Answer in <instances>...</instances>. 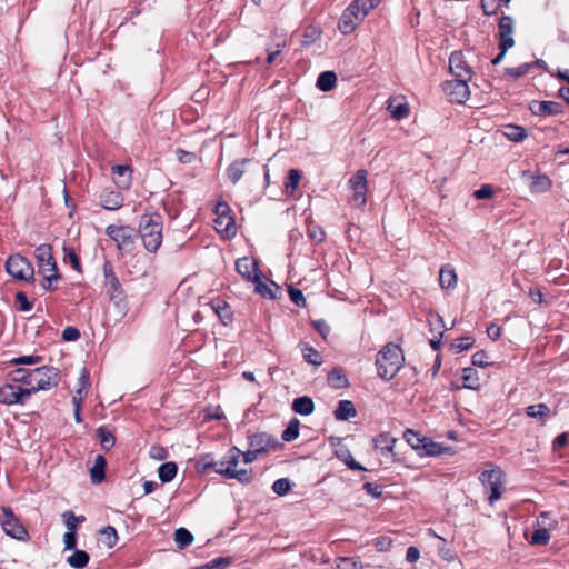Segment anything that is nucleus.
Here are the masks:
<instances>
[{
    "mask_svg": "<svg viewBox=\"0 0 569 569\" xmlns=\"http://www.w3.org/2000/svg\"><path fill=\"white\" fill-rule=\"evenodd\" d=\"M34 257L37 260L38 273L42 277V289L46 291L56 290L57 283L60 280V273L52 254L51 246L47 243L38 246L34 250Z\"/></svg>",
    "mask_w": 569,
    "mask_h": 569,
    "instance_id": "1",
    "label": "nucleus"
},
{
    "mask_svg": "<svg viewBox=\"0 0 569 569\" xmlns=\"http://www.w3.org/2000/svg\"><path fill=\"white\" fill-rule=\"evenodd\" d=\"M405 357L401 348L392 342L387 343L377 355L376 366L379 377L391 380L401 369Z\"/></svg>",
    "mask_w": 569,
    "mask_h": 569,
    "instance_id": "2",
    "label": "nucleus"
},
{
    "mask_svg": "<svg viewBox=\"0 0 569 569\" xmlns=\"http://www.w3.org/2000/svg\"><path fill=\"white\" fill-rule=\"evenodd\" d=\"M139 233L144 248L149 252H156L162 243V217L157 212L142 214Z\"/></svg>",
    "mask_w": 569,
    "mask_h": 569,
    "instance_id": "3",
    "label": "nucleus"
},
{
    "mask_svg": "<svg viewBox=\"0 0 569 569\" xmlns=\"http://www.w3.org/2000/svg\"><path fill=\"white\" fill-rule=\"evenodd\" d=\"M241 451L237 447H232L224 458L219 461V467L216 468V472L222 475L227 479H237L241 483H249L252 480L251 470L239 469L236 467L239 463Z\"/></svg>",
    "mask_w": 569,
    "mask_h": 569,
    "instance_id": "4",
    "label": "nucleus"
},
{
    "mask_svg": "<svg viewBox=\"0 0 569 569\" xmlns=\"http://www.w3.org/2000/svg\"><path fill=\"white\" fill-rule=\"evenodd\" d=\"M60 376L58 369L53 367H38L32 369L30 375V395L39 390H48L56 387L59 382Z\"/></svg>",
    "mask_w": 569,
    "mask_h": 569,
    "instance_id": "5",
    "label": "nucleus"
},
{
    "mask_svg": "<svg viewBox=\"0 0 569 569\" xmlns=\"http://www.w3.org/2000/svg\"><path fill=\"white\" fill-rule=\"evenodd\" d=\"M479 480L486 490L490 491L488 502L493 505L500 499L503 491L502 471L500 468L485 470L479 476Z\"/></svg>",
    "mask_w": 569,
    "mask_h": 569,
    "instance_id": "6",
    "label": "nucleus"
},
{
    "mask_svg": "<svg viewBox=\"0 0 569 569\" xmlns=\"http://www.w3.org/2000/svg\"><path fill=\"white\" fill-rule=\"evenodd\" d=\"M6 270L9 274L19 280L32 281L34 279L32 263L20 254H13L8 258Z\"/></svg>",
    "mask_w": 569,
    "mask_h": 569,
    "instance_id": "7",
    "label": "nucleus"
},
{
    "mask_svg": "<svg viewBox=\"0 0 569 569\" xmlns=\"http://www.w3.org/2000/svg\"><path fill=\"white\" fill-rule=\"evenodd\" d=\"M106 233L117 243L121 251L131 252L134 246L136 230L129 226L110 224Z\"/></svg>",
    "mask_w": 569,
    "mask_h": 569,
    "instance_id": "8",
    "label": "nucleus"
},
{
    "mask_svg": "<svg viewBox=\"0 0 569 569\" xmlns=\"http://www.w3.org/2000/svg\"><path fill=\"white\" fill-rule=\"evenodd\" d=\"M30 396V390L8 379L7 382L0 387V402L4 405H23Z\"/></svg>",
    "mask_w": 569,
    "mask_h": 569,
    "instance_id": "9",
    "label": "nucleus"
},
{
    "mask_svg": "<svg viewBox=\"0 0 569 569\" xmlns=\"http://www.w3.org/2000/svg\"><path fill=\"white\" fill-rule=\"evenodd\" d=\"M0 525L3 531L17 539V540H26L28 538V532L23 525L19 521V519L14 516L13 511L8 508H2V515L0 517Z\"/></svg>",
    "mask_w": 569,
    "mask_h": 569,
    "instance_id": "10",
    "label": "nucleus"
},
{
    "mask_svg": "<svg viewBox=\"0 0 569 569\" xmlns=\"http://www.w3.org/2000/svg\"><path fill=\"white\" fill-rule=\"evenodd\" d=\"M103 272L104 286L110 301L116 306L122 305L124 302L126 295L110 263H104Z\"/></svg>",
    "mask_w": 569,
    "mask_h": 569,
    "instance_id": "11",
    "label": "nucleus"
},
{
    "mask_svg": "<svg viewBox=\"0 0 569 569\" xmlns=\"http://www.w3.org/2000/svg\"><path fill=\"white\" fill-rule=\"evenodd\" d=\"M469 79L453 78L443 83V91L449 97L450 101L465 103L469 99Z\"/></svg>",
    "mask_w": 569,
    "mask_h": 569,
    "instance_id": "12",
    "label": "nucleus"
},
{
    "mask_svg": "<svg viewBox=\"0 0 569 569\" xmlns=\"http://www.w3.org/2000/svg\"><path fill=\"white\" fill-rule=\"evenodd\" d=\"M349 183L352 188V202L357 207H362L366 204V193H367V171L363 169L358 170L349 180Z\"/></svg>",
    "mask_w": 569,
    "mask_h": 569,
    "instance_id": "13",
    "label": "nucleus"
},
{
    "mask_svg": "<svg viewBox=\"0 0 569 569\" xmlns=\"http://www.w3.org/2000/svg\"><path fill=\"white\" fill-rule=\"evenodd\" d=\"M449 70L453 78L469 79L472 78V70L467 64L461 52L455 51L449 58Z\"/></svg>",
    "mask_w": 569,
    "mask_h": 569,
    "instance_id": "14",
    "label": "nucleus"
},
{
    "mask_svg": "<svg viewBox=\"0 0 569 569\" xmlns=\"http://www.w3.org/2000/svg\"><path fill=\"white\" fill-rule=\"evenodd\" d=\"M515 20L510 16H502L499 20V43L502 44V51H508L515 46L513 40Z\"/></svg>",
    "mask_w": 569,
    "mask_h": 569,
    "instance_id": "15",
    "label": "nucleus"
},
{
    "mask_svg": "<svg viewBox=\"0 0 569 569\" xmlns=\"http://www.w3.org/2000/svg\"><path fill=\"white\" fill-rule=\"evenodd\" d=\"M236 270L246 280L251 282L254 279H258V276L261 273V271L258 268V262L249 257L239 258L236 261Z\"/></svg>",
    "mask_w": 569,
    "mask_h": 569,
    "instance_id": "16",
    "label": "nucleus"
},
{
    "mask_svg": "<svg viewBox=\"0 0 569 569\" xmlns=\"http://www.w3.org/2000/svg\"><path fill=\"white\" fill-rule=\"evenodd\" d=\"M535 116H555L562 112V106L556 101H537L533 100L529 107Z\"/></svg>",
    "mask_w": 569,
    "mask_h": 569,
    "instance_id": "17",
    "label": "nucleus"
},
{
    "mask_svg": "<svg viewBox=\"0 0 569 569\" xmlns=\"http://www.w3.org/2000/svg\"><path fill=\"white\" fill-rule=\"evenodd\" d=\"M123 197L119 191L103 189L100 193V203L107 210H117L123 206Z\"/></svg>",
    "mask_w": 569,
    "mask_h": 569,
    "instance_id": "18",
    "label": "nucleus"
},
{
    "mask_svg": "<svg viewBox=\"0 0 569 569\" xmlns=\"http://www.w3.org/2000/svg\"><path fill=\"white\" fill-rule=\"evenodd\" d=\"M114 183L120 189H128L132 181V170L129 166L118 164L111 168Z\"/></svg>",
    "mask_w": 569,
    "mask_h": 569,
    "instance_id": "19",
    "label": "nucleus"
},
{
    "mask_svg": "<svg viewBox=\"0 0 569 569\" xmlns=\"http://www.w3.org/2000/svg\"><path fill=\"white\" fill-rule=\"evenodd\" d=\"M248 159L233 161L226 170V174L232 184H236L244 174Z\"/></svg>",
    "mask_w": 569,
    "mask_h": 569,
    "instance_id": "20",
    "label": "nucleus"
},
{
    "mask_svg": "<svg viewBox=\"0 0 569 569\" xmlns=\"http://www.w3.org/2000/svg\"><path fill=\"white\" fill-rule=\"evenodd\" d=\"M336 420L346 421L357 416L355 405L350 400H340L333 412Z\"/></svg>",
    "mask_w": 569,
    "mask_h": 569,
    "instance_id": "21",
    "label": "nucleus"
},
{
    "mask_svg": "<svg viewBox=\"0 0 569 569\" xmlns=\"http://www.w3.org/2000/svg\"><path fill=\"white\" fill-rule=\"evenodd\" d=\"M248 439L250 448L258 453L266 452L272 442L271 437L264 432L253 433Z\"/></svg>",
    "mask_w": 569,
    "mask_h": 569,
    "instance_id": "22",
    "label": "nucleus"
},
{
    "mask_svg": "<svg viewBox=\"0 0 569 569\" xmlns=\"http://www.w3.org/2000/svg\"><path fill=\"white\" fill-rule=\"evenodd\" d=\"M360 21L361 20L356 19L355 13L345 9L339 19L338 29L342 34H350L352 31H355Z\"/></svg>",
    "mask_w": 569,
    "mask_h": 569,
    "instance_id": "23",
    "label": "nucleus"
},
{
    "mask_svg": "<svg viewBox=\"0 0 569 569\" xmlns=\"http://www.w3.org/2000/svg\"><path fill=\"white\" fill-rule=\"evenodd\" d=\"M214 228L219 233H222L227 237L234 236L236 233V224L234 220L229 214H221L214 220Z\"/></svg>",
    "mask_w": 569,
    "mask_h": 569,
    "instance_id": "24",
    "label": "nucleus"
},
{
    "mask_svg": "<svg viewBox=\"0 0 569 569\" xmlns=\"http://www.w3.org/2000/svg\"><path fill=\"white\" fill-rule=\"evenodd\" d=\"M292 410L301 416H309L315 410V403L308 396L298 397L292 402Z\"/></svg>",
    "mask_w": 569,
    "mask_h": 569,
    "instance_id": "25",
    "label": "nucleus"
},
{
    "mask_svg": "<svg viewBox=\"0 0 569 569\" xmlns=\"http://www.w3.org/2000/svg\"><path fill=\"white\" fill-rule=\"evenodd\" d=\"M396 443V438L389 433H380L373 439V446L380 450L382 455L392 453Z\"/></svg>",
    "mask_w": 569,
    "mask_h": 569,
    "instance_id": "26",
    "label": "nucleus"
},
{
    "mask_svg": "<svg viewBox=\"0 0 569 569\" xmlns=\"http://www.w3.org/2000/svg\"><path fill=\"white\" fill-rule=\"evenodd\" d=\"M107 466V460L102 455L96 456L94 465L90 469V477L92 483H100L106 477L104 469Z\"/></svg>",
    "mask_w": 569,
    "mask_h": 569,
    "instance_id": "27",
    "label": "nucleus"
},
{
    "mask_svg": "<svg viewBox=\"0 0 569 569\" xmlns=\"http://www.w3.org/2000/svg\"><path fill=\"white\" fill-rule=\"evenodd\" d=\"M530 178L529 188L532 193L547 192L552 186L551 180L546 174L531 176Z\"/></svg>",
    "mask_w": 569,
    "mask_h": 569,
    "instance_id": "28",
    "label": "nucleus"
},
{
    "mask_svg": "<svg viewBox=\"0 0 569 569\" xmlns=\"http://www.w3.org/2000/svg\"><path fill=\"white\" fill-rule=\"evenodd\" d=\"M328 383L335 389H342L349 386L348 378L340 368H333L328 373Z\"/></svg>",
    "mask_w": 569,
    "mask_h": 569,
    "instance_id": "29",
    "label": "nucleus"
},
{
    "mask_svg": "<svg viewBox=\"0 0 569 569\" xmlns=\"http://www.w3.org/2000/svg\"><path fill=\"white\" fill-rule=\"evenodd\" d=\"M31 371L32 369L17 368L9 371L7 379L14 383H22L24 386L23 388H29Z\"/></svg>",
    "mask_w": 569,
    "mask_h": 569,
    "instance_id": "30",
    "label": "nucleus"
},
{
    "mask_svg": "<svg viewBox=\"0 0 569 569\" xmlns=\"http://www.w3.org/2000/svg\"><path fill=\"white\" fill-rule=\"evenodd\" d=\"M335 453L337 458L345 462L351 470H366L365 467H362L353 459L350 450L347 447L340 446L336 449Z\"/></svg>",
    "mask_w": 569,
    "mask_h": 569,
    "instance_id": "31",
    "label": "nucleus"
},
{
    "mask_svg": "<svg viewBox=\"0 0 569 569\" xmlns=\"http://www.w3.org/2000/svg\"><path fill=\"white\" fill-rule=\"evenodd\" d=\"M388 112L396 120H402L409 114V107L406 102L396 103L395 99H390L387 106Z\"/></svg>",
    "mask_w": 569,
    "mask_h": 569,
    "instance_id": "32",
    "label": "nucleus"
},
{
    "mask_svg": "<svg viewBox=\"0 0 569 569\" xmlns=\"http://www.w3.org/2000/svg\"><path fill=\"white\" fill-rule=\"evenodd\" d=\"M90 560L88 552L84 550L74 549L72 555L67 558V563L74 569L84 568Z\"/></svg>",
    "mask_w": 569,
    "mask_h": 569,
    "instance_id": "33",
    "label": "nucleus"
},
{
    "mask_svg": "<svg viewBox=\"0 0 569 569\" xmlns=\"http://www.w3.org/2000/svg\"><path fill=\"white\" fill-rule=\"evenodd\" d=\"M337 84V74L333 71H323L318 76L317 87L321 91H330Z\"/></svg>",
    "mask_w": 569,
    "mask_h": 569,
    "instance_id": "34",
    "label": "nucleus"
},
{
    "mask_svg": "<svg viewBox=\"0 0 569 569\" xmlns=\"http://www.w3.org/2000/svg\"><path fill=\"white\" fill-rule=\"evenodd\" d=\"M212 308L223 325L232 321V311L230 306L223 300H216L212 302Z\"/></svg>",
    "mask_w": 569,
    "mask_h": 569,
    "instance_id": "35",
    "label": "nucleus"
},
{
    "mask_svg": "<svg viewBox=\"0 0 569 569\" xmlns=\"http://www.w3.org/2000/svg\"><path fill=\"white\" fill-rule=\"evenodd\" d=\"M439 282L443 289L453 288L457 283V274L455 270L448 266L442 267L439 272Z\"/></svg>",
    "mask_w": 569,
    "mask_h": 569,
    "instance_id": "36",
    "label": "nucleus"
},
{
    "mask_svg": "<svg viewBox=\"0 0 569 569\" xmlns=\"http://www.w3.org/2000/svg\"><path fill=\"white\" fill-rule=\"evenodd\" d=\"M178 472L176 462L169 461L162 463L158 469V476L162 482H170L174 479Z\"/></svg>",
    "mask_w": 569,
    "mask_h": 569,
    "instance_id": "37",
    "label": "nucleus"
},
{
    "mask_svg": "<svg viewBox=\"0 0 569 569\" xmlns=\"http://www.w3.org/2000/svg\"><path fill=\"white\" fill-rule=\"evenodd\" d=\"M100 542L107 547L112 548L118 541L117 530L112 526H107L99 531Z\"/></svg>",
    "mask_w": 569,
    "mask_h": 569,
    "instance_id": "38",
    "label": "nucleus"
},
{
    "mask_svg": "<svg viewBox=\"0 0 569 569\" xmlns=\"http://www.w3.org/2000/svg\"><path fill=\"white\" fill-rule=\"evenodd\" d=\"M461 378L465 388L477 390L480 386L478 372L473 368H463Z\"/></svg>",
    "mask_w": 569,
    "mask_h": 569,
    "instance_id": "39",
    "label": "nucleus"
},
{
    "mask_svg": "<svg viewBox=\"0 0 569 569\" xmlns=\"http://www.w3.org/2000/svg\"><path fill=\"white\" fill-rule=\"evenodd\" d=\"M97 437L100 441L102 449L110 450L114 446L116 438L113 433L106 427H99L97 429Z\"/></svg>",
    "mask_w": 569,
    "mask_h": 569,
    "instance_id": "40",
    "label": "nucleus"
},
{
    "mask_svg": "<svg viewBox=\"0 0 569 569\" xmlns=\"http://www.w3.org/2000/svg\"><path fill=\"white\" fill-rule=\"evenodd\" d=\"M403 439L407 441L410 447L417 451H421L425 446L426 437H421L419 433L415 432L412 429H407L403 432Z\"/></svg>",
    "mask_w": 569,
    "mask_h": 569,
    "instance_id": "41",
    "label": "nucleus"
},
{
    "mask_svg": "<svg viewBox=\"0 0 569 569\" xmlns=\"http://www.w3.org/2000/svg\"><path fill=\"white\" fill-rule=\"evenodd\" d=\"M526 413L530 418L543 420L550 413V408L546 403L531 405L526 408Z\"/></svg>",
    "mask_w": 569,
    "mask_h": 569,
    "instance_id": "42",
    "label": "nucleus"
},
{
    "mask_svg": "<svg viewBox=\"0 0 569 569\" xmlns=\"http://www.w3.org/2000/svg\"><path fill=\"white\" fill-rule=\"evenodd\" d=\"M301 351H302V357H303L305 361H307L308 363H311L315 366H320L322 363L321 355L313 347H311L309 345H303Z\"/></svg>",
    "mask_w": 569,
    "mask_h": 569,
    "instance_id": "43",
    "label": "nucleus"
},
{
    "mask_svg": "<svg viewBox=\"0 0 569 569\" xmlns=\"http://www.w3.org/2000/svg\"><path fill=\"white\" fill-rule=\"evenodd\" d=\"M174 540H176V543L178 545V547L180 549H183L192 543L193 536L188 529L179 528L174 532Z\"/></svg>",
    "mask_w": 569,
    "mask_h": 569,
    "instance_id": "44",
    "label": "nucleus"
},
{
    "mask_svg": "<svg viewBox=\"0 0 569 569\" xmlns=\"http://www.w3.org/2000/svg\"><path fill=\"white\" fill-rule=\"evenodd\" d=\"M62 519L68 529L67 532H77V527L80 522L84 521V517H77L72 511H64L62 513Z\"/></svg>",
    "mask_w": 569,
    "mask_h": 569,
    "instance_id": "45",
    "label": "nucleus"
},
{
    "mask_svg": "<svg viewBox=\"0 0 569 569\" xmlns=\"http://www.w3.org/2000/svg\"><path fill=\"white\" fill-rule=\"evenodd\" d=\"M254 283V290L263 298L273 299L276 297L272 288L262 281V274L258 276V279L252 281Z\"/></svg>",
    "mask_w": 569,
    "mask_h": 569,
    "instance_id": "46",
    "label": "nucleus"
},
{
    "mask_svg": "<svg viewBox=\"0 0 569 569\" xmlns=\"http://www.w3.org/2000/svg\"><path fill=\"white\" fill-rule=\"evenodd\" d=\"M532 68H533V64L522 63L515 68H506L505 74L512 79H519V78L526 76Z\"/></svg>",
    "mask_w": 569,
    "mask_h": 569,
    "instance_id": "47",
    "label": "nucleus"
},
{
    "mask_svg": "<svg viewBox=\"0 0 569 569\" xmlns=\"http://www.w3.org/2000/svg\"><path fill=\"white\" fill-rule=\"evenodd\" d=\"M282 439L290 442L299 437V421L292 419L282 432Z\"/></svg>",
    "mask_w": 569,
    "mask_h": 569,
    "instance_id": "48",
    "label": "nucleus"
},
{
    "mask_svg": "<svg viewBox=\"0 0 569 569\" xmlns=\"http://www.w3.org/2000/svg\"><path fill=\"white\" fill-rule=\"evenodd\" d=\"M505 134L511 140V141H522L526 138V130L525 128L520 126H507Z\"/></svg>",
    "mask_w": 569,
    "mask_h": 569,
    "instance_id": "49",
    "label": "nucleus"
},
{
    "mask_svg": "<svg viewBox=\"0 0 569 569\" xmlns=\"http://www.w3.org/2000/svg\"><path fill=\"white\" fill-rule=\"evenodd\" d=\"M321 31L316 27H309L305 30L301 44L303 47L312 44L317 39L320 38Z\"/></svg>",
    "mask_w": 569,
    "mask_h": 569,
    "instance_id": "50",
    "label": "nucleus"
},
{
    "mask_svg": "<svg viewBox=\"0 0 569 569\" xmlns=\"http://www.w3.org/2000/svg\"><path fill=\"white\" fill-rule=\"evenodd\" d=\"M550 540V535L547 529H537L532 532L530 542L532 545H547Z\"/></svg>",
    "mask_w": 569,
    "mask_h": 569,
    "instance_id": "51",
    "label": "nucleus"
},
{
    "mask_svg": "<svg viewBox=\"0 0 569 569\" xmlns=\"http://www.w3.org/2000/svg\"><path fill=\"white\" fill-rule=\"evenodd\" d=\"M272 490L278 496H284L291 490V483L287 478L277 479L272 485Z\"/></svg>",
    "mask_w": 569,
    "mask_h": 569,
    "instance_id": "52",
    "label": "nucleus"
},
{
    "mask_svg": "<svg viewBox=\"0 0 569 569\" xmlns=\"http://www.w3.org/2000/svg\"><path fill=\"white\" fill-rule=\"evenodd\" d=\"M300 173L297 169H290L289 170V173H288V179H287V182H286V190L290 193H292L298 184H299V181H300Z\"/></svg>",
    "mask_w": 569,
    "mask_h": 569,
    "instance_id": "53",
    "label": "nucleus"
},
{
    "mask_svg": "<svg viewBox=\"0 0 569 569\" xmlns=\"http://www.w3.org/2000/svg\"><path fill=\"white\" fill-rule=\"evenodd\" d=\"M41 360H42V357L31 355V356H22V357L13 358L12 360H10V363L16 365V366H19V365L33 366V365L40 363Z\"/></svg>",
    "mask_w": 569,
    "mask_h": 569,
    "instance_id": "54",
    "label": "nucleus"
},
{
    "mask_svg": "<svg viewBox=\"0 0 569 569\" xmlns=\"http://www.w3.org/2000/svg\"><path fill=\"white\" fill-rule=\"evenodd\" d=\"M473 342H475V340L472 337H461V338L456 339L452 342V348L457 352H461V351H465V350H468L469 348H471Z\"/></svg>",
    "mask_w": 569,
    "mask_h": 569,
    "instance_id": "55",
    "label": "nucleus"
},
{
    "mask_svg": "<svg viewBox=\"0 0 569 569\" xmlns=\"http://www.w3.org/2000/svg\"><path fill=\"white\" fill-rule=\"evenodd\" d=\"M501 6V0H481V8L486 16H492Z\"/></svg>",
    "mask_w": 569,
    "mask_h": 569,
    "instance_id": "56",
    "label": "nucleus"
},
{
    "mask_svg": "<svg viewBox=\"0 0 569 569\" xmlns=\"http://www.w3.org/2000/svg\"><path fill=\"white\" fill-rule=\"evenodd\" d=\"M64 262L70 263L77 271L81 270L80 260L72 249L64 248Z\"/></svg>",
    "mask_w": 569,
    "mask_h": 569,
    "instance_id": "57",
    "label": "nucleus"
},
{
    "mask_svg": "<svg viewBox=\"0 0 569 569\" xmlns=\"http://www.w3.org/2000/svg\"><path fill=\"white\" fill-rule=\"evenodd\" d=\"M288 293H289V297H290L291 301L296 306H298V307H305L306 306V299H305V296H303V293H302V291L300 289H297V288H293V287H289Z\"/></svg>",
    "mask_w": 569,
    "mask_h": 569,
    "instance_id": "58",
    "label": "nucleus"
},
{
    "mask_svg": "<svg viewBox=\"0 0 569 569\" xmlns=\"http://www.w3.org/2000/svg\"><path fill=\"white\" fill-rule=\"evenodd\" d=\"M311 323L312 327L323 339H326L331 331L330 326L322 319L313 320Z\"/></svg>",
    "mask_w": 569,
    "mask_h": 569,
    "instance_id": "59",
    "label": "nucleus"
},
{
    "mask_svg": "<svg viewBox=\"0 0 569 569\" xmlns=\"http://www.w3.org/2000/svg\"><path fill=\"white\" fill-rule=\"evenodd\" d=\"M420 455H427V456H437L440 453L439 445L432 442L428 438H426V441L423 443Z\"/></svg>",
    "mask_w": 569,
    "mask_h": 569,
    "instance_id": "60",
    "label": "nucleus"
},
{
    "mask_svg": "<svg viewBox=\"0 0 569 569\" xmlns=\"http://www.w3.org/2000/svg\"><path fill=\"white\" fill-rule=\"evenodd\" d=\"M360 3H362L360 0H353L347 8V11H351L356 14V19L363 20L366 18V10L359 9Z\"/></svg>",
    "mask_w": 569,
    "mask_h": 569,
    "instance_id": "61",
    "label": "nucleus"
},
{
    "mask_svg": "<svg viewBox=\"0 0 569 569\" xmlns=\"http://www.w3.org/2000/svg\"><path fill=\"white\" fill-rule=\"evenodd\" d=\"M16 301L20 306V310L30 311L32 309V302L29 301L27 295L22 291L16 293Z\"/></svg>",
    "mask_w": 569,
    "mask_h": 569,
    "instance_id": "62",
    "label": "nucleus"
},
{
    "mask_svg": "<svg viewBox=\"0 0 569 569\" xmlns=\"http://www.w3.org/2000/svg\"><path fill=\"white\" fill-rule=\"evenodd\" d=\"M230 562H231L230 558H228V557H219V558H216V559L211 560L207 565V569H223L227 566H229Z\"/></svg>",
    "mask_w": 569,
    "mask_h": 569,
    "instance_id": "63",
    "label": "nucleus"
},
{
    "mask_svg": "<svg viewBox=\"0 0 569 569\" xmlns=\"http://www.w3.org/2000/svg\"><path fill=\"white\" fill-rule=\"evenodd\" d=\"M177 159L181 163H191L196 160L197 156L193 152H189L182 149L176 150Z\"/></svg>",
    "mask_w": 569,
    "mask_h": 569,
    "instance_id": "64",
    "label": "nucleus"
}]
</instances>
